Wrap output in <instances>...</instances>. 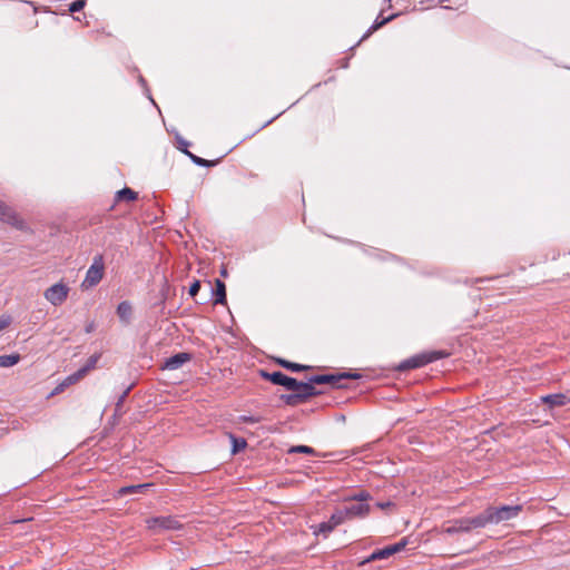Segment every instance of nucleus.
Returning <instances> with one entry per match:
<instances>
[{"mask_svg": "<svg viewBox=\"0 0 570 570\" xmlns=\"http://www.w3.org/2000/svg\"><path fill=\"white\" fill-rule=\"evenodd\" d=\"M69 385H65V380L53 390L52 395L61 393Z\"/></svg>", "mask_w": 570, "mask_h": 570, "instance_id": "72a5a7b5", "label": "nucleus"}, {"mask_svg": "<svg viewBox=\"0 0 570 570\" xmlns=\"http://www.w3.org/2000/svg\"><path fill=\"white\" fill-rule=\"evenodd\" d=\"M99 358H100V354H94L88 358L87 363L81 367V370L85 371L86 375L88 374L89 371H91L96 367Z\"/></svg>", "mask_w": 570, "mask_h": 570, "instance_id": "4be33fe9", "label": "nucleus"}, {"mask_svg": "<svg viewBox=\"0 0 570 570\" xmlns=\"http://www.w3.org/2000/svg\"><path fill=\"white\" fill-rule=\"evenodd\" d=\"M394 504L391 502V501H386V502H377L376 503V507L382 509V510H385L390 507H393Z\"/></svg>", "mask_w": 570, "mask_h": 570, "instance_id": "f704fd0d", "label": "nucleus"}, {"mask_svg": "<svg viewBox=\"0 0 570 570\" xmlns=\"http://www.w3.org/2000/svg\"><path fill=\"white\" fill-rule=\"evenodd\" d=\"M147 528L153 530L154 532L169 531V530H179L181 529V523L175 517H154L146 520Z\"/></svg>", "mask_w": 570, "mask_h": 570, "instance_id": "7ed1b4c3", "label": "nucleus"}, {"mask_svg": "<svg viewBox=\"0 0 570 570\" xmlns=\"http://www.w3.org/2000/svg\"><path fill=\"white\" fill-rule=\"evenodd\" d=\"M370 493L366 491H361L357 494H355L351 500L356 502H363L366 503V501L370 499Z\"/></svg>", "mask_w": 570, "mask_h": 570, "instance_id": "cd10ccee", "label": "nucleus"}, {"mask_svg": "<svg viewBox=\"0 0 570 570\" xmlns=\"http://www.w3.org/2000/svg\"><path fill=\"white\" fill-rule=\"evenodd\" d=\"M190 361V354L189 353H178L174 356H170L166 360L165 364L163 365L164 370H178L185 363Z\"/></svg>", "mask_w": 570, "mask_h": 570, "instance_id": "f8f14e48", "label": "nucleus"}, {"mask_svg": "<svg viewBox=\"0 0 570 570\" xmlns=\"http://www.w3.org/2000/svg\"><path fill=\"white\" fill-rule=\"evenodd\" d=\"M490 517L488 509L484 510L482 513H480L476 517L473 518H463V528L468 529L469 531L478 528H483L487 524H490Z\"/></svg>", "mask_w": 570, "mask_h": 570, "instance_id": "6e6552de", "label": "nucleus"}, {"mask_svg": "<svg viewBox=\"0 0 570 570\" xmlns=\"http://www.w3.org/2000/svg\"><path fill=\"white\" fill-rule=\"evenodd\" d=\"M441 357H443V354L441 352H432V353L421 354V355H416L414 357L406 360L402 364L401 367L403 370L416 368V367H421L428 363H431L435 360H439Z\"/></svg>", "mask_w": 570, "mask_h": 570, "instance_id": "423d86ee", "label": "nucleus"}, {"mask_svg": "<svg viewBox=\"0 0 570 570\" xmlns=\"http://www.w3.org/2000/svg\"><path fill=\"white\" fill-rule=\"evenodd\" d=\"M105 275V262L102 255H96L92 264L87 269L86 276L80 284L82 291L97 286Z\"/></svg>", "mask_w": 570, "mask_h": 570, "instance_id": "f257e3e1", "label": "nucleus"}, {"mask_svg": "<svg viewBox=\"0 0 570 570\" xmlns=\"http://www.w3.org/2000/svg\"><path fill=\"white\" fill-rule=\"evenodd\" d=\"M385 22H386V20H383V21H381L380 23L374 24V26L372 27V29H374V30H375V29H377V28L382 27Z\"/></svg>", "mask_w": 570, "mask_h": 570, "instance_id": "e433bc0d", "label": "nucleus"}, {"mask_svg": "<svg viewBox=\"0 0 570 570\" xmlns=\"http://www.w3.org/2000/svg\"><path fill=\"white\" fill-rule=\"evenodd\" d=\"M279 363H281L284 367H286V368H288V370H292V371H295V372H297V371H303V370L307 368V366H305V365H301V364L292 363V362L284 361V360H281V361H279Z\"/></svg>", "mask_w": 570, "mask_h": 570, "instance_id": "393cba45", "label": "nucleus"}, {"mask_svg": "<svg viewBox=\"0 0 570 570\" xmlns=\"http://www.w3.org/2000/svg\"><path fill=\"white\" fill-rule=\"evenodd\" d=\"M407 544V539H402L400 542L394 543L392 546L385 547L383 549L374 551L367 561H374V560H381V559H387L389 557L393 556L394 553H397L402 551Z\"/></svg>", "mask_w": 570, "mask_h": 570, "instance_id": "0eeeda50", "label": "nucleus"}, {"mask_svg": "<svg viewBox=\"0 0 570 570\" xmlns=\"http://www.w3.org/2000/svg\"><path fill=\"white\" fill-rule=\"evenodd\" d=\"M240 420L244 422H250V423H256L259 421L257 417H253V416H242Z\"/></svg>", "mask_w": 570, "mask_h": 570, "instance_id": "c9c22d12", "label": "nucleus"}, {"mask_svg": "<svg viewBox=\"0 0 570 570\" xmlns=\"http://www.w3.org/2000/svg\"><path fill=\"white\" fill-rule=\"evenodd\" d=\"M350 519L348 515H347V512L344 509L342 510H336L332 517H331V523L334 525V527H337L340 525L341 523H343L345 520Z\"/></svg>", "mask_w": 570, "mask_h": 570, "instance_id": "aec40b11", "label": "nucleus"}, {"mask_svg": "<svg viewBox=\"0 0 570 570\" xmlns=\"http://www.w3.org/2000/svg\"><path fill=\"white\" fill-rule=\"evenodd\" d=\"M200 289L199 281H195L189 287V295L195 296Z\"/></svg>", "mask_w": 570, "mask_h": 570, "instance_id": "473e14b6", "label": "nucleus"}, {"mask_svg": "<svg viewBox=\"0 0 570 570\" xmlns=\"http://www.w3.org/2000/svg\"><path fill=\"white\" fill-rule=\"evenodd\" d=\"M284 400L287 404H291V405H295L297 404L298 402H302V399L299 397V395H297L296 392H294L293 394L291 395H287V396H284Z\"/></svg>", "mask_w": 570, "mask_h": 570, "instance_id": "c85d7f7f", "label": "nucleus"}, {"mask_svg": "<svg viewBox=\"0 0 570 570\" xmlns=\"http://www.w3.org/2000/svg\"><path fill=\"white\" fill-rule=\"evenodd\" d=\"M214 295L215 304H223L226 299V287L225 284L219 279H216V288L214 291Z\"/></svg>", "mask_w": 570, "mask_h": 570, "instance_id": "dca6fc26", "label": "nucleus"}, {"mask_svg": "<svg viewBox=\"0 0 570 570\" xmlns=\"http://www.w3.org/2000/svg\"><path fill=\"white\" fill-rule=\"evenodd\" d=\"M11 324V317L10 316H1L0 317V332L4 328H7Z\"/></svg>", "mask_w": 570, "mask_h": 570, "instance_id": "7c9ffc66", "label": "nucleus"}, {"mask_svg": "<svg viewBox=\"0 0 570 570\" xmlns=\"http://www.w3.org/2000/svg\"><path fill=\"white\" fill-rule=\"evenodd\" d=\"M188 155L190 156V158L193 159V161H194L195 164H197V165H200V166H207V165H209V161H208V160H206V159H203V158L197 157V156H195V155H193V154H189V153H188Z\"/></svg>", "mask_w": 570, "mask_h": 570, "instance_id": "2f4dec72", "label": "nucleus"}, {"mask_svg": "<svg viewBox=\"0 0 570 570\" xmlns=\"http://www.w3.org/2000/svg\"><path fill=\"white\" fill-rule=\"evenodd\" d=\"M86 2L85 0H77L70 4L69 10L71 12H78L85 7Z\"/></svg>", "mask_w": 570, "mask_h": 570, "instance_id": "c756f323", "label": "nucleus"}, {"mask_svg": "<svg viewBox=\"0 0 570 570\" xmlns=\"http://www.w3.org/2000/svg\"><path fill=\"white\" fill-rule=\"evenodd\" d=\"M288 453H304L313 455L315 454V450L307 445H294L288 450Z\"/></svg>", "mask_w": 570, "mask_h": 570, "instance_id": "5701e85b", "label": "nucleus"}, {"mask_svg": "<svg viewBox=\"0 0 570 570\" xmlns=\"http://www.w3.org/2000/svg\"><path fill=\"white\" fill-rule=\"evenodd\" d=\"M6 205L4 202L0 200V210L3 209V206Z\"/></svg>", "mask_w": 570, "mask_h": 570, "instance_id": "4c0bfd02", "label": "nucleus"}, {"mask_svg": "<svg viewBox=\"0 0 570 570\" xmlns=\"http://www.w3.org/2000/svg\"><path fill=\"white\" fill-rule=\"evenodd\" d=\"M335 527L331 523V520L327 521V522H323L318 525V529L315 530V533L318 534V533H324V534H327L330 533Z\"/></svg>", "mask_w": 570, "mask_h": 570, "instance_id": "a878e982", "label": "nucleus"}, {"mask_svg": "<svg viewBox=\"0 0 570 570\" xmlns=\"http://www.w3.org/2000/svg\"><path fill=\"white\" fill-rule=\"evenodd\" d=\"M448 534L459 533V532H469L465 527L463 528V518L455 520L451 525L444 528L443 530Z\"/></svg>", "mask_w": 570, "mask_h": 570, "instance_id": "a211bd4d", "label": "nucleus"}, {"mask_svg": "<svg viewBox=\"0 0 570 570\" xmlns=\"http://www.w3.org/2000/svg\"><path fill=\"white\" fill-rule=\"evenodd\" d=\"M69 292V286L63 282H59L48 287L45 291L43 296L51 305L60 306L68 298Z\"/></svg>", "mask_w": 570, "mask_h": 570, "instance_id": "20e7f679", "label": "nucleus"}, {"mask_svg": "<svg viewBox=\"0 0 570 570\" xmlns=\"http://www.w3.org/2000/svg\"><path fill=\"white\" fill-rule=\"evenodd\" d=\"M0 222L6 223L19 230H27L28 226L20 215L9 205H4L0 210Z\"/></svg>", "mask_w": 570, "mask_h": 570, "instance_id": "39448f33", "label": "nucleus"}, {"mask_svg": "<svg viewBox=\"0 0 570 570\" xmlns=\"http://www.w3.org/2000/svg\"><path fill=\"white\" fill-rule=\"evenodd\" d=\"M314 384L315 383H312V381L309 380V382L305 383V382H298L296 380V385H293L292 387V392H296L297 395H299V397L302 399V401L311 397V396H314L317 394L315 387H314Z\"/></svg>", "mask_w": 570, "mask_h": 570, "instance_id": "9d476101", "label": "nucleus"}, {"mask_svg": "<svg viewBox=\"0 0 570 570\" xmlns=\"http://www.w3.org/2000/svg\"><path fill=\"white\" fill-rule=\"evenodd\" d=\"M85 376H86L85 371L79 368L77 372H75L73 374H71L65 379V385L70 386L72 384L79 382L80 380H82Z\"/></svg>", "mask_w": 570, "mask_h": 570, "instance_id": "412c9836", "label": "nucleus"}, {"mask_svg": "<svg viewBox=\"0 0 570 570\" xmlns=\"http://www.w3.org/2000/svg\"><path fill=\"white\" fill-rule=\"evenodd\" d=\"M232 441H233V452L236 453L238 452L239 450L244 449L246 446V441L240 439H236L234 438L233 435L230 436Z\"/></svg>", "mask_w": 570, "mask_h": 570, "instance_id": "bb28decb", "label": "nucleus"}, {"mask_svg": "<svg viewBox=\"0 0 570 570\" xmlns=\"http://www.w3.org/2000/svg\"><path fill=\"white\" fill-rule=\"evenodd\" d=\"M117 315L125 324H129L132 316V306L129 302H121L117 307Z\"/></svg>", "mask_w": 570, "mask_h": 570, "instance_id": "4468645a", "label": "nucleus"}, {"mask_svg": "<svg viewBox=\"0 0 570 570\" xmlns=\"http://www.w3.org/2000/svg\"><path fill=\"white\" fill-rule=\"evenodd\" d=\"M350 519L363 518L370 513L371 507L367 503L353 501L345 507Z\"/></svg>", "mask_w": 570, "mask_h": 570, "instance_id": "1a4fd4ad", "label": "nucleus"}, {"mask_svg": "<svg viewBox=\"0 0 570 570\" xmlns=\"http://www.w3.org/2000/svg\"><path fill=\"white\" fill-rule=\"evenodd\" d=\"M118 198L131 202L137 198V194L130 188H124L122 190L118 191Z\"/></svg>", "mask_w": 570, "mask_h": 570, "instance_id": "b1692460", "label": "nucleus"}, {"mask_svg": "<svg viewBox=\"0 0 570 570\" xmlns=\"http://www.w3.org/2000/svg\"><path fill=\"white\" fill-rule=\"evenodd\" d=\"M521 510V505H502L499 508L490 507L488 508L490 522L497 524L502 521L511 520L518 517Z\"/></svg>", "mask_w": 570, "mask_h": 570, "instance_id": "f03ea898", "label": "nucleus"}, {"mask_svg": "<svg viewBox=\"0 0 570 570\" xmlns=\"http://www.w3.org/2000/svg\"><path fill=\"white\" fill-rule=\"evenodd\" d=\"M543 403L549 404L551 407L563 406L569 403L570 399L564 394H549L541 397Z\"/></svg>", "mask_w": 570, "mask_h": 570, "instance_id": "ddd939ff", "label": "nucleus"}, {"mask_svg": "<svg viewBox=\"0 0 570 570\" xmlns=\"http://www.w3.org/2000/svg\"><path fill=\"white\" fill-rule=\"evenodd\" d=\"M265 377H267L272 383L277 385H283L287 390H292L293 385H296V380L293 377H289L282 372H273V373H265Z\"/></svg>", "mask_w": 570, "mask_h": 570, "instance_id": "9b49d317", "label": "nucleus"}, {"mask_svg": "<svg viewBox=\"0 0 570 570\" xmlns=\"http://www.w3.org/2000/svg\"><path fill=\"white\" fill-rule=\"evenodd\" d=\"M149 484H138V485H129L119 489V495H127L131 493H141L145 489H147Z\"/></svg>", "mask_w": 570, "mask_h": 570, "instance_id": "6ab92c4d", "label": "nucleus"}, {"mask_svg": "<svg viewBox=\"0 0 570 570\" xmlns=\"http://www.w3.org/2000/svg\"><path fill=\"white\" fill-rule=\"evenodd\" d=\"M342 377H351L348 374H343L341 376L335 375H315L311 377L312 383L315 384H335Z\"/></svg>", "mask_w": 570, "mask_h": 570, "instance_id": "2eb2a0df", "label": "nucleus"}, {"mask_svg": "<svg viewBox=\"0 0 570 570\" xmlns=\"http://www.w3.org/2000/svg\"><path fill=\"white\" fill-rule=\"evenodd\" d=\"M20 361L19 354L1 355L0 367H11Z\"/></svg>", "mask_w": 570, "mask_h": 570, "instance_id": "f3484780", "label": "nucleus"}]
</instances>
